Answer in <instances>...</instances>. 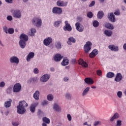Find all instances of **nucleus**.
Here are the masks:
<instances>
[{
	"mask_svg": "<svg viewBox=\"0 0 126 126\" xmlns=\"http://www.w3.org/2000/svg\"><path fill=\"white\" fill-rule=\"evenodd\" d=\"M52 12L55 14H62L63 9L58 7H54L52 9Z\"/></svg>",
	"mask_w": 126,
	"mask_h": 126,
	"instance_id": "obj_5",
	"label": "nucleus"
},
{
	"mask_svg": "<svg viewBox=\"0 0 126 126\" xmlns=\"http://www.w3.org/2000/svg\"><path fill=\"white\" fill-rule=\"evenodd\" d=\"M5 86V83L4 82H1L0 83V87L3 88Z\"/></svg>",
	"mask_w": 126,
	"mask_h": 126,
	"instance_id": "obj_47",
	"label": "nucleus"
},
{
	"mask_svg": "<svg viewBox=\"0 0 126 126\" xmlns=\"http://www.w3.org/2000/svg\"><path fill=\"white\" fill-rule=\"evenodd\" d=\"M65 97H66V98H67V99H70V94H66Z\"/></svg>",
	"mask_w": 126,
	"mask_h": 126,
	"instance_id": "obj_57",
	"label": "nucleus"
},
{
	"mask_svg": "<svg viewBox=\"0 0 126 126\" xmlns=\"http://www.w3.org/2000/svg\"><path fill=\"white\" fill-rule=\"evenodd\" d=\"M53 42V39L51 37H48L44 40L43 43L45 46H49Z\"/></svg>",
	"mask_w": 126,
	"mask_h": 126,
	"instance_id": "obj_13",
	"label": "nucleus"
},
{
	"mask_svg": "<svg viewBox=\"0 0 126 126\" xmlns=\"http://www.w3.org/2000/svg\"><path fill=\"white\" fill-rule=\"evenodd\" d=\"M50 70H51V71H55V68H54V67H51V68H50Z\"/></svg>",
	"mask_w": 126,
	"mask_h": 126,
	"instance_id": "obj_63",
	"label": "nucleus"
},
{
	"mask_svg": "<svg viewBox=\"0 0 126 126\" xmlns=\"http://www.w3.org/2000/svg\"><path fill=\"white\" fill-rule=\"evenodd\" d=\"M104 34L108 37H111L113 35V32L111 31L105 30L104 31Z\"/></svg>",
	"mask_w": 126,
	"mask_h": 126,
	"instance_id": "obj_30",
	"label": "nucleus"
},
{
	"mask_svg": "<svg viewBox=\"0 0 126 126\" xmlns=\"http://www.w3.org/2000/svg\"><path fill=\"white\" fill-rule=\"evenodd\" d=\"M32 23L36 27H39L42 25V20L39 18H34L32 20Z\"/></svg>",
	"mask_w": 126,
	"mask_h": 126,
	"instance_id": "obj_2",
	"label": "nucleus"
},
{
	"mask_svg": "<svg viewBox=\"0 0 126 126\" xmlns=\"http://www.w3.org/2000/svg\"><path fill=\"white\" fill-rule=\"evenodd\" d=\"M120 118V114L118 113H116L114 115L110 118V122H114L115 120L119 119Z\"/></svg>",
	"mask_w": 126,
	"mask_h": 126,
	"instance_id": "obj_23",
	"label": "nucleus"
},
{
	"mask_svg": "<svg viewBox=\"0 0 126 126\" xmlns=\"http://www.w3.org/2000/svg\"><path fill=\"white\" fill-rule=\"evenodd\" d=\"M31 36H34L35 33H36V29L32 28L31 30Z\"/></svg>",
	"mask_w": 126,
	"mask_h": 126,
	"instance_id": "obj_41",
	"label": "nucleus"
},
{
	"mask_svg": "<svg viewBox=\"0 0 126 126\" xmlns=\"http://www.w3.org/2000/svg\"><path fill=\"white\" fill-rule=\"evenodd\" d=\"M42 121L43 123H45L46 124H50L51 121H50V119L49 118H47V117H43L42 119Z\"/></svg>",
	"mask_w": 126,
	"mask_h": 126,
	"instance_id": "obj_35",
	"label": "nucleus"
},
{
	"mask_svg": "<svg viewBox=\"0 0 126 126\" xmlns=\"http://www.w3.org/2000/svg\"><path fill=\"white\" fill-rule=\"evenodd\" d=\"M94 27H98L99 26V23L97 21H94L93 23Z\"/></svg>",
	"mask_w": 126,
	"mask_h": 126,
	"instance_id": "obj_36",
	"label": "nucleus"
},
{
	"mask_svg": "<svg viewBox=\"0 0 126 126\" xmlns=\"http://www.w3.org/2000/svg\"><path fill=\"white\" fill-rule=\"evenodd\" d=\"M11 91V88L9 87L7 89V92L8 93V92H10Z\"/></svg>",
	"mask_w": 126,
	"mask_h": 126,
	"instance_id": "obj_58",
	"label": "nucleus"
},
{
	"mask_svg": "<svg viewBox=\"0 0 126 126\" xmlns=\"http://www.w3.org/2000/svg\"><path fill=\"white\" fill-rule=\"evenodd\" d=\"M35 56V54L34 52H30L27 56V62H30L31 59H33L34 56Z\"/></svg>",
	"mask_w": 126,
	"mask_h": 126,
	"instance_id": "obj_22",
	"label": "nucleus"
},
{
	"mask_svg": "<svg viewBox=\"0 0 126 126\" xmlns=\"http://www.w3.org/2000/svg\"><path fill=\"white\" fill-rule=\"evenodd\" d=\"M49 79H50V76L48 74H45L40 78V81L42 82H47V81L49 80Z\"/></svg>",
	"mask_w": 126,
	"mask_h": 126,
	"instance_id": "obj_14",
	"label": "nucleus"
},
{
	"mask_svg": "<svg viewBox=\"0 0 126 126\" xmlns=\"http://www.w3.org/2000/svg\"><path fill=\"white\" fill-rule=\"evenodd\" d=\"M13 16L15 18H20L21 17V12L18 10H15L13 13Z\"/></svg>",
	"mask_w": 126,
	"mask_h": 126,
	"instance_id": "obj_11",
	"label": "nucleus"
},
{
	"mask_svg": "<svg viewBox=\"0 0 126 126\" xmlns=\"http://www.w3.org/2000/svg\"><path fill=\"white\" fill-rule=\"evenodd\" d=\"M63 58V57L60 54H57L54 57V60L55 62H61Z\"/></svg>",
	"mask_w": 126,
	"mask_h": 126,
	"instance_id": "obj_15",
	"label": "nucleus"
},
{
	"mask_svg": "<svg viewBox=\"0 0 126 126\" xmlns=\"http://www.w3.org/2000/svg\"><path fill=\"white\" fill-rule=\"evenodd\" d=\"M67 2H64L63 1L58 0L57 2L58 6H66L67 5Z\"/></svg>",
	"mask_w": 126,
	"mask_h": 126,
	"instance_id": "obj_20",
	"label": "nucleus"
},
{
	"mask_svg": "<svg viewBox=\"0 0 126 126\" xmlns=\"http://www.w3.org/2000/svg\"><path fill=\"white\" fill-rule=\"evenodd\" d=\"M71 42L72 43H75L76 40L73 37H69L68 38V41H67V44H68V45H71Z\"/></svg>",
	"mask_w": 126,
	"mask_h": 126,
	"instance_id": "obj_29",
	"label": "nucleus"
},
{
	"mask_svg": "<svg viewBox=\"0 0 126 126\" xmlns=\"http://www.w3.org/2000/svg\"><path fill=\"white\" fill-rule=\"evenodd\" d=\"M9 114V111H8V110H7L5 112V115H6V116H7V115H8Z\"/></svg>",
	"mask_w": 126,
	"mask_h": 126,
	"instance_id": "obj_61",
	"label": "nucleus"
},
{
	"mask_svg": "<svg viewBox=\"0 0 126 126\" xmlns=\"http://www.w3.org/2000/svg\"><path fill=\"white\" fill-rule=\"evenodd\" d=\"M7 19L9 21H11V20H12V17L11 16H8L7 17Z\"/></svg>",
	"mask_w": 126,
	"mask_h": 126,
	"instance_id": "obj_52",
	"label": "nucleus"
},
{
	"mask_svg": "<svg viewBox=\"0 0 126 126\" xmlns=\"http://www.w3.org/2000/svg\"><path fill=\"white\" fill-rule=\"evenodd\" d=\"M116 126H122V121L118 120L117 121V125Z\"/></svg>",
	"mask_w": 126,
	"mask_h": 126,
	"instance_id": "obj_46",
	"label": "nucleus"
},
{
	"mask_svg": "<svg viewBox=\"0 0 126 126\" xmlns=\"http://www.w3.org/2000/svg\"><path fill=\"white\" fill-rule=\"evenodd\" d=\"M33 72L35 73V74H37L39 73V70H38V68H35L33 69Z\"/></svg>",
	"mask_w": 126,
	"mask_h": 126,
	"instance_id": "obj_48",
	"label": "nucleus"
},
{
	"mask_svg": "<svg viewBox=\"0 0 126 126\" xmlns=\"http://www.w3.org/2000/svg\"><path fill=\"white\" fill-rule=\"evenodd\" d=\"M90 90V87H87L86 89L84 90V91L83 92V93H82L83 96H85V95H86V94L88 93V92Z\"/></svg>",
	"mask_w": 126,
	"mask_h": 126,
	"instance_id": "obj_34",
	"label": "nucleus"
},
{
	"mask_svg": "<svg viewBox=\"0 0 126 126\" xmlns=\"http://www.w3.org/2000/svg\"><path fill=\"white\" fill-rule=\"evenodd\" d=\"M61 23H62V21H58L55 22L54 23V26H55V27H59L60 24H61Z\"/></svg>",
	"mask_w": 126,
	"mask_h": 126,
	"instance_id": "obj_39",
	"label": "nucleus"
},
{
	"mask_svg": "<svg viewBox=\"0 0 126 126\" xmlns=\"http://www.w3.org/2000/svg\"><path fill=\"white\" fill-rule=\"evenodd\" d=\"M108 19L111 22H115L116 21V18H115V15H114V13H110V14H108Z\"/></svg>",
	"mask_w": 126,
	"mask_h": 126,
	"instance_id": "obj_18",
	"label": "nucleus"
},
{
	"mask_svg": "<svg viewBox=\"0 0 126 126\" xmlns=\"http://www.w3.org/2000/svg\"><path fill=\"white\" fill-rule=\"evenodd\" d=\"M115 15H120V11L117 10L114 12Z\"/></svg>",
	"mask_w": 126,
	"mask_h": 126,
	"instance_id": "obj_54",
	"label": "nucleus"
},
{
	"mask_svg": "<svg viewBox=\"0 0 126 126\" xmlns=\"http://www.w3.org/2000/svg\"><path fill=\"white\" fill-rule=\"evenodd\" d=\"M42 126H47V123L43 122V123H42Z\"/></svg>",
	"mask_w": 126,
	"mask_h": 126,
	"instance_id": "obj_62",
	"label": "nucleus"
},
{
	"mask_svg": "<svg viewBox=\"0 0 126 126\" xmlns=\"http://www.w3.org/2000/svg\"><path fill=\"white\" fill-rule=\"evenodd\" d=\"M64 81L65 82L68 81V77L64 78Z\"/></svg>",
	"mask_w": 126,
	"mask_h": 126,
	"instance_id": "obj_60",
	"label": "nucleus"
},
{
	"mask_svg": "<svg viewBox=\"0 0 126 126\" xmlns=\"http://www.w3.org/2000/svg\"><path fill=\"white\" fill-rule=\"evenodd\" d=\"M105 26L106 28H107V29H110L111 30H113V29H114V26L112 24L106 23Z\"/></svg>",
	"mask_w": 126,
	"mask_h": 126,
	"instance_id": "obj_27",
	"label": "nucleus"
},
{
	"mask_svg": "<svg viewBox=\"0 0 126 126\" xmlns=\"http://www.w3.org/2000/svg\"><path fill=\"white\" fill-rule=\"evenodd\" d=\"M56 47L57 49H61L62 48V44L61 43V42H58L56 43Z\"/></svg>",
	"mask_w": 126,
	"mask_h": 126,
	"instance_id": "obj_38",
	"label": "nucleus"
},
{
	"mask_svg": "<svg viewBox=\"0 0 126 126\" xmlns=\"http://www.w3.org/2000/svg\"><path fill=\"white\" fill-rule=\"evenodd\" d=\"M95 5V1H92V2L90 4L89 7H91Z\"/></svg>",
	"mask_w": 126,
	"mask_h": 126,
	"instance_id": "obj_51",
	"label": "nucleus"
},
{
	"mask_svg": "<svg viewBox=\"0 0 126 126\" xmlns=\"http://www.w3.org/2000/svg\"><path fill=\"white\" fill-rule=\"evenodd\" d=\"M21 90V85L20 83H16L13 88V92L16 93L19 92Z\"/></svg>",
	"mask_w": 126,
	"mask_h": 126,
	"instance_id": "obj_4",
	"label": "nucleus"
},
{
	"mask_svg": "<svg viewBox=\"0 0 126 126\" xmlns=\"http://www.w3.org/2000/svg\"><path fill=\"white\" fill-rule=\"evenodd\" d=\"M28 107V104L26 103V101L22 100L19 101V105L17 106V111L18 114H24L26 112L25 108Z\"/></svg>",
	"mask_w": 126,
	"mask_h": 126,
	"instance_id": "obj_1",
	"label": "nucleus"
},
{
	"mask_svg": "<svg viewBox=\"0 0 126 126\" xmlns=\"http://www.w3.org/2000/svg\"><path fill=\"white\" fill-rule=\"evenodd\" d=\"M19 44L21 49H24V48H25L26 46V41H23L22 40H20Z\"/></svg>",
	"mask_w": 126,
	"mask_h": 126,
	"instance_id": "obj_24",
	"label": "nucleus"
},
{
	"mask_svg": "<svg viewBox=\"0 0 126 126\" xmlns=\"http://www.w3.org/2000/svg\"><path fill=\"white\" fill-rule=\"evenodd\" d=\"M85 82H86L87 84H93V83H94L93 80L90 78H86L85 79Z\"/></svg>",
	"mask_w": 126,
	"mask_h": 126,
	"instance_id": "obj_25",
	"label": "nucleus"
},
{
	"mask_svg": "<svg viewBox=\"0 0 126 126\" xmlns=\"http://www.w3.org/2000/svg\"><path fill=\"white\" fill-rule=\"evenodd\" d=\"M11 102H12V100L11 99H10V101H6L4 103V106L5 108H9L10 106H11Z\"/></svg>",
	"mask_w": 126,
	"mask_h": 126,
	"instance_id": "obj_32",
	"label": "nucleus"
},
{
	"mask_svg": "<svg viewBox=\"0 0 126 126\" xmlns=\"http://www.w3.org/2000/svg\"><path fill=\"white\" fill-rule=\"evenodd\" d=\"M48 104V101L47 100H44L43 102H42V105L43 106H45V105H47Z\"/></svg>",
	"mask_w": 126,
	"mask_h": 126,
	"instance_id": "obj_56",
	"label": "nucleus"
},
{
	"mask_svg": "<svg viewBox=\"0 0 126 126\" xmlns=\"http://www.w3.org/2000/svg\"><path fill=\"white\" fill-rule=\"evenodd\" d=\"M123 95V93L121 91H119L117 93V96L119 98H122V96Z\"/></svg>",
	"mask_w": 126,
	"mask_h": 126,
	"instance_id": "obj_43",
	"label": "nucleus"
},
{
	"mask_svg": "<svg viewBox=\"0 0 126 126\" xmlns=\"http://www.w3.org/2000/svg\"><path fill=\"white\" fill-rule=\"evenodd\" d=\"M108 48L111 51H114V52H118L119 51V47L115 46L114 45H109Z\"/></svg>",
	"mask_w": 126,
	"mask_h": 126,
	"instance_id": "obj_19",
	"label": "nucleus"
},
{
	"mask_svg": "<svg viewBox=\"0 0 126 126\" xmlns=\"http://www.w3.org/2000/svg\"><path fill=\"white\" fill-rule=\"evenodd\" d=\"M114 80L116 82H120V81L123 80V75L121 73H117Z\"/></svg>",
	"mask_w": 126,
	"mask_h": 126,
	"instance_id": "obj_9",
	"label": "nucleus"
},
{
	"mask_svg": "<svg viewBox=\"0 0 126 126\" xmlns=\"http://www.w3.org/2000/svg\"><path fill=\"white\" fill-rule=\"evenodd\" d=\"M96 73L98 76H102V71L101 70H97Z\"/></svg>",
	"mask_w": 126,
	"mask_h": 126,
	"instance_id": "obj_44",
	"label": "nucleus"
},
{
	"mask_svg": "<svg viewBox=\"0 0 126 126\" xmlns=\"http://www.w3.org/2000/svg\"><path fill=\"white\" fill-rule=\"evenodd\" d=\"M76 29L79 32H83V30H84V27L83 26L80 24V23L77 22L75 24Z\"/></svg>",
	"mask_w": 126,
	"mask_h": 126,
	"instance_id": "obj_7",
	"label": "nucleus"
},
{
	"mask_svg": "<svg viewBox=\"0 0 126 126\" xmlns=\"http://www.w3.org/2000/svg\"><path fill=\"white\" fill-rule=\"evenodd\" d=\"M20 40L27 42L28 41V36L24 33H22L20 36Z\"/></svg>",
	"mask_w": 126,
	"mask_h": 126,
	"instance_id": "obj_21",
	"label": "nucleus"
},
{
	"mask_svg": "<svg viewBox=\"0 0 126 126\" xmlns=\"http://www.w3.org/2000/svg\"><path fill=\"white\" fill-rule=\"evenodd\" d=\"M54 99V96L52 94H48L47 95V99L48 101H52Z\"/></svg>",
	"mask_w": 126,
	"mask_h": 126,
	"instance_id": "obj_37",
	"label": "nucleus"
},
{
	"mask_svg": "<svg viewBox=\"0 0 126 126\" xmlns=\"http://www.w3.org/2000/svg\"><path fill=\"white\" fill-rule=\"evenodd\" d=\"M67 118L68 119V120L69 121V122H70V121H71V115H70V114H68L67 115Z\"/></svg>",
	"mask_w": 126,
	"mask_h": 126,
	"instance_id": "obj_49",
	"label": "nucleus"
},
{
	"mask_svg": "<svg viewBox=\"0 0 126 126\" xmlns=\"http://www.w3.org/2000/svg\"><path fill=\"white\" fill-rule=\"evenodd\" d=\"M92 45V43L90 41H88L86 42V44L84 46V50L86 53H89V52L91 50V46Z\"/></svg>",
	"mask_w": 126,
	"mask_h": 126,
	"instance_id": "obj_3",
	"label": "nucleus"
},
{
	"mask_svg": "<svg viewBox=\"0 0 126 126\" xmlns=\"http://www.w3.org/2000/svg\"><path fill=\"white\" fill-rule=\"evenodd\" d=\"M41 113H42V111H41V110H38V115H40V114H41Z\"/></svg>",
	"mask_w": 126,
	"mask_h": 126,
	"instance_id": "obj_64",
	"label": "nucleus"
},
{
	"mask_svg": "<svg viewBox=\"0 0 126 126\" xmlns=\"http://www.w3.org/2000/svg\"><path fill=\"white\" fill-rule=\"evenodd\" d=\"M3 30L4 31V32H6V33H7L8 32V30L7 29V27L4 28Z\"/></svg>",
	"mask_w": 126,
	"mask_h": 126,
	"instance_id": "obj_55",
	"label": "nucleus"
},
{
	"mask_svg": "<svg viewBox=\"0 0 126 126\" xmlns=\"http://www.w3.org/2000/svg\"><path fill=\"white\" fill-rule=\"evenodd\" d=\"M68 63H69V60H68V59H67L66 57L64 58L61 63V64L63 66H65V65H67Z\"/></svg>",
	"mask_w": 126,
	"mask_h": 126,
	"instance_id": "obj_17",
	"label": "nucleus"
},
{
	"mask_svg": "<svg viewBox=\"0 0 126 126\" xmlns=\"http://www.w3.org/2000/svg\"><path fill=\"white\" fill-rule=\"evenodd\" d=\"M10 62L11 63H16L18 64L19 63V59L16 56H13L10 58Z\"/></svg>",
	"mask_w": 126,
	"mask_h": 126,
	"instance_id": "obj_8",
	"label": "nucleus"
},
{
	"mask_svg": "<svg viewBox=\"0 0 126 126\" xmlns=\"http://www.w3.org/2000/svg\"><path fill=\"white\" fill-rule=\"evenodd\" d=\"M8 33L9 34H13L14 33V30L12 28H9L8 29Z\"/></svg>",
	"mask_w": 126,
	"mask_h": 126,
	"instance_id": "obj_40",
	"label": "nucleus"
},
{
	"mask_svg": "<svg viewBox=\"0 0 126 126\" xmlns=\"http://www.w3.org/2000/svg\"><path fill=\"white\" fill-rule=\"evenodd\" d=\"M115 76V73L113 72H109L106 74L107 78H113Z\"/></svg>",
	"mask_w": 126,
	"mask_h": 126,
	"instance_id": "obj_28",
	"label": "nucleus"
},
{
	"mask_svg": "<svg viewBox=\"0 0 126 126\" xmlns=\"http://www.w3.org/2000/svg\"><path fill=\"white\" fill-rule=\"evenodd\" d=\"M78 63L79 64H81L83 66V67H88V64L85 62L83 61V59H80L78 61Z\"/></svg>",
	"mask_w": 126,
	"mask_h": 126,
	"instance_id": "obj_16",
	"label": "nucleus"
},
{
	"mask_svg": "<svg viewBox=\"0 0 126 126\" xmlns=\"http://www.w3.org/2000/svg\"><path fill=\"white\" fill-rule=\"evenodd\" d=\"M64 23L65 26L63 27V30L64 31H68L69 32H70V31L72 30V28H71L70 24H68V21H65Z\"/></svg>",
	"mask_w": 126,
	"mask_h": 126,
	"instance_id": "obj_6",
	"label": "nucleus"
},
{
	"mask_svg": "<svg viewBox=\"0 0 126 126\" xmlns=\"http://www.w3.org/2000/svg\"><path fill=\"white\" fill-rule=\"evenodd\" d=\"M99 54V51L97 49H94L89 55L90 58L91 59H93V58H95L97 55Z\"/></svg>",
	"mask_w": 126,
	"mask_h": 126,
	"instance_id": "obj_12",
	"label": "nucleus"
},
{
	"mask_svg": "<svg viewBox=\"0 0 126 126\" xmlns=\"http://www.w3.org/2000/svg\"><path fill=\"white\" fill-rule=\"evenodd\" d=\"M87 16L89 18H92L93 17V13L92 12H89L87 13Z\"/></svg>",
	"mask_w": 126,
	"mask_h": 126,
	"instance_id": "obj_42",
	"label": "nucleus"
},
{
	"mask_svg": "<svg viewBox=\"0 0 126 126\" xmlns=\"http://www.w3.org/2000/svg\"><path fill=\"white\" fill-rule=\"evenodd\" d=\"M40 96V92L39 91H36L33 94V98L36 100H39V97Z\"/></svg>",
	"mask_w": 126,
	"mask_h": 126,
	"instance_id": "obj_26",
	"label": "nucleus"
},
{
	"mask_svg": "<svg viewBox=\"0 0 126 126\" xmlns=\"http://www.w3.org/2000/svg\"><path fill=\"white\" fill-rule=\"evenodd\" d=\"M53 108L55 111H56V112H60L61 111V108L57 104H54Z\"/></svg>",
	"mask_w": 126,
	"mask_h": 126,
	"instance_id": "obj_33",
	"label": "nucleus"
},
{
	"mask_svg": "<svg viewBox=\"0 0 126 126\" xmlns=\"http://www.w3.org/2000/svg\"><path fill=\"white\" fill-rule=\"evenodd\" d=\"M12 124L13 126H17L19 125V123L18 122H12Z\"/></svg>",
	"mask_w": 126,
	"mask_h": 126,
	"instance_id": "obj_50",
	"label": "nucleus"
},
{
	"mask_svg": "<svg viewBox=\"0 0 126 126\" xmlns=\"http://www.w3.org/2000/svg\"><path fill=\"white\" fill-rule=\"evenodd\" d=\"M76 62V60L75 59H72L71 61L72 63L74 64L75 63V62Z\"/></svg>",
	"mask_w": 126,
	"mask_h": 126,
	"instance_id": "obj_59",
	"label": "nucleus"
},
{
	"mask_svg": "<svg viewBox=\"0 0 126 126\" xmlns=\"http://www.w3.org/2000/svg\"><path fill=\"white\" fill-rule=\"evenodd\" d=\"M103 16H104V12H103V11H98L97 13V18H98V19H102Z\"/></svg>",
	"mask_w": 126,
	"mask_h": 126,
	"instance_id": "obj_31",
	"label": "nucleus"
},
{
	"mask_svg": "<svg viewBox=\"0 0 126 126\" xmlns=\"http://www.w3.org/2000/svg\"><path fill=\"white\" fill-rule=\"evenodd\" d=\"M101 125V122L100 121H96L94 123V126H97Z\"/></svg>",
	"mask_w": 126,
	"mask_h": 126,
	"instance_id": "obj_45",
	"label": "nucleus"
},
{
	"mask_svg": "<svg viewBox=\"0 0 126 126\" xmlns=\"http://www.w3.org/2000/svg\"><path fill=\"white\" fill-rule=\"evenodd\" d=\"M13 0H5L6 2L7 3H12Z\"/></svg>",
	"mask_w": 126,
	"mask_h": 126,
	"instance_id": "obj_53",
	"label": "nucleus"
},
{
	"mask_svg": "<svg viewBox=\"0 0 126 126\" xmlns=\"http://www.w3.org/2000/svg\"><path fill=\"white\" fill-rule=\"evenodd\" d=\"M38 105H39V103L38 102H35L32 104L30 107V110L31 111V112H32V113H35L36 107H37V106H38Z\"/></svg>",
	"mask_w": 126,
	"mask_h": 126,
	"instance_id": "obj_10",
	"label": "nucleus"
}]
</instances>
